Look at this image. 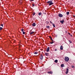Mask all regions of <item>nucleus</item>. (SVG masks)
<instances>
[{
  "label": "nucleus",
  "instance_id": "obj_1",
  "mask_svg": "<svg viewBox=\"0 0 75 75\" xmlns=\"http://www.w3.org/2000/svg\"><path fill=\"white\" fill-rule=\"evenodd\" d=\"M47 3L48 4H49V6H51V5H52V4H54V3L52 2V0H50L48 1L47 2Z\"/></svg>",
  "mask_w": 75,
  "mask_h": 75
},
{
  "label": "nucleus",
  "instance_id": "obj_2",
  "mask_svg": "<svg viewBox=\"0 0 75 75\" xmlns=\"http://www.w3.org/2000/svg\"><path fill=\"white\" fill-rule=\"evenodd\" d=\"M64 59L66 62H68L69 61V58L67 57H65Z\"/></svg>",
  "mask_w": 75,
  "mask_h": 75
},
{
  "label": "nucleus",
  "instance_id": "obj_3",
  "mask_svg": "<svg viewBox=\"0 0 75 75\" xmlns=\"http://www.w3.org/2000/svg\"><path fill=\"white\" fill-rule=\"evenodd\" d=\"M40 59L42 60L43 59V56L42 54L40 55Z\"/></svg>",
  "mask_w": 75,
  "mask_h": 75
},
{
  "label": "nucleus",
  "instance_id": "obj_4",
  "mask_svg": "<svg viewBox=\"0 0 75 75\" xmlns=\"http://www.w3.org/2000/svg\"><path fill=\"white\" fill-rule=\"evenodd\" d=\"M59 17H63V15L59 13Z\"/></svg>",
  "mask_w": 75,
  "mask_h": 75
},
{
  "label": "nucleus",
  "instance_id": "obj_5",
  "mask_svg": "<svg viewBox=\"0 0 75 75\" xmlns=\"http://www.w3.org/2000/svg\"><path fill=\"white\" fill-rule=\"evenodd\" d=\"M60 22L61 23V24H63L64 23V20L62 19V21H60Z\"/></svg>",
  "mask_w": 75,
  "mask_h": 75
},
{
  "label": "nucleus",
  "instance_id": "obj_6",
  "mask_svg": "<svg viewBox=\"0 0 75 75\" xmlns=\"http://www.w3.org/2000/svg\"><path fill=\"white\" fill-rule=\"evenodd\" d=\"M68 72H69V69H67L66 71V74H68Z\"/></svg>",
  "mask_w": 75,
  "mask_h": 75
},
{
  "label": "nucleus",
  "instance_id": "obj_7",
  "mask_svg": "<svg viewBox=\"0 0 75 75\" xmlns=\"http://www.w3.org/2000/svg\"><path fill=\"white\" fill-rule=\"evenodd\" d=\"M48 74H53V73L52 71H49L47 72Z\"/></svg>",
  "mask_w": 75,
  "mask_h": 75
},
{
  "label": "nucleus",
  "instance_id": "obj_8",
  "mask_svg": "<svg viewBox=\"0 0 75 75\" xmlns=\"http://www.w3.org/2000/svg\"><path fill=\"white\" fill-rule=\"evenodd\" d=\"M36 25V24H35V23H33L32 24V25L34 27H35V26Z\"/></svg>",
  "mask_w": 75,
  "mask_h": 75
},
{
  "label": "nucleus",
  "instance_id": "obj_9",
  "mask_svg": "<svg viewBox=\"0 0 75 75\" xmlns=\"http://www.w3.org/2000/svg\"><path fill=\"white\" fill-rule=\"evenodd\" d=\"M50 51V47H48L46 50L47 52H48Z\"/></svg>",
  "mask_w": 75,
  "mask_h": 75
},
{
  "label": "nucleus",
  "instance_id": "obj_10",
  "mask_svg": "<svg viewBox=\"0 0 75 75\" xmlns=\"http://www.w3.org/2000/svg\"><path fill=\"white\" fill-rule=\"evenodd\" d=\"M46 56H48L49 55V53H45Z\"/></svg>",
  "mask_w": 75,
  "mask_h": 75
},
{
  "label": "nucleus",
  "instance_id": "obj_11",
  "mask_svg": "<svg viewBox=\"0 0 75 75\" xmlns=\"http://www.w3.org/2000/svg\"><path fill=\"white\" fill-rule=\"evenodd\" d=\"M61 67H62V68H63V67H65V65L64 64H62L61 65Z\"/></svg>",
  "mask_w": 75,
  "mask_h": 75
},
{
  "label": "nucleus",
  "instance_id": "obj_12",
  "mask_svg": "<svg viewBox=\"0 0 75 75\" xmlns=\"http://www.w3.org/2000/svg\"><path fill=\"white\" fill-rule=\"evenodd\" d=\"M60 49L61 50H63V47H62V46H60Z\"/></svg>",
  "mask_w": 75,
  "mask_h": 75
},
{
  "label": "nucleus",
  "instance_id": "obj_13",
  "mask_svg": "<svg viewBox=\"0 0 75 75\" xmlns=\"http://www.w3.org/2000/svg\"><path fill=\"white\" fill-rule=\"evenodd\" d=\"M41 14H42V13L41 12H40L38 13V15H39V16H41Z\"/></svg>",
  "mask_w": 75,
  "mask_h": 75
},
{
  "label": "nucleus",
  "instance_id": "obj_14",
  "mask_svg": "<svg viewBox=\"0 0 75 75\" xmlns=\"http://www.w3.org/2000/svg\"><path fill=\"white\" fill-rule=\"evenodd\" d=\"M66 14H67V15H69V12H67L66 13Z\"/></svg>",
  "mask_w": 75,
  "mask_h": 75
},
{
  "label": "nucleus",
  "instance_id": "obj_15",
  "mask_svg": "<svg viewBox=\"0 0 75 75\" xmlns=\"http://www.w3.org/2000/svg\"><path fill=\"white\" fill-rule=\"evenodd\" d=\"M54 62L56 63H57V62H58V60H55L54 61Z\"/></svg>",
  "mask_w": 75,
  "mask_h": 75
},
{
  "label": "nucleus",
  "instance_id": "obj_16",
  "mask_svg": "<svg viewBox=\"0 0 75 75\" xmlns=\"http://www.w3.org/2000/svg\"><path fill=\"white\" fill-rule=\"evenodd\" d=\"M52 24L54 27H55V24H54V23H53Z\"/></svg>",
  "mask_w": 75,
  "mask_h": 75
},
{
  "label": "nucleus",
  "instance_id": "obj_17",
  "mask_svg": "<svg viewBox=\"0 0 75 75\" xmlns=\"http://www.w3.org/2000/svg\"><path fill=\"white\" fill-rule=\"evenodd\" d=\"M32 14L33 16H34L35 14V12H33V13H32Z\"/></svg>",
  "mask_w": 75,
  "mask_h": 75
},
{
  "label": "nucleus",
  "instance_id": "obj_18",
  "mask_svg": "<svg viewBox=\"0 0 75 75\" xmlns=\"http://www.w3.org/2000/svg\"><path fill=\"white\" fill-rule=\"evenodd\" d=\"M34 32H32L30 33V34L31 35L33 34H34Z\"/></svg>",
  "mask_w": 75,
  "mask_h": 75
},
{
  "label": "nucleus",
  "instance_id": "obj_19",
  "mask_svg": "<svg viewBox=\"0 0 75 75\" xmlns=\"http://www.w3.org/2000/svg\"><path fill=\"white\" fill-rule=\"evenodd\" d=\"M38 52H35L34 53V54H38Z\"/></svg>",
  "mask_w": 75,
  "mask_h": 75
},
{
  "label": "nucleus",
  "instance_id": "obj_20",
  "mask_svg": "<svg viewBox=\"0 0 75 75\" xmlns=\"http://www.w3.org/2000/svg\"><path fill=\"white\" fill-rule=\"evenodd\" d=\"M46 28H50V26H46Z\"/></svg>",
  "mask_w": 75,
  "mask_h": 75
},
{
  "label": "nucleus",
  "instance_id": "obj_21",
  "mask_svg": "<svg viewBox=\"0 0 75 75\" xmlns=\"http://www.w3.org/2000/svg\"><path fill=\"white\" fill-rule=\"evenodd\" d=\"M69 42L71 44L72 43V42L71 41V40H69Z\"/></svg>",
  "mask_w": 75,
  "mask_h": 75
},
{
  "label": "nucleus",
  "instance_id": "obj_22",
  "mask_svg": "<svg viewBox=\"0 0 75 75\" xmlns=\"http://www.w3.org/2000/svg\"><path fill=\"white\" fill-rule=\"evenodd\" d=\"M21 31H22V32H24V29L23 28L22 29Z\"/></svg>",
  "mask_w": 75,
  "mask_h": 75
},
{
  "label": "nucleus",
  "instance_id": "obj_23",
  "mask_svg": "<svg viewBox=\"0 0 75 75\" xmlns=\"http://www.w3.org/2000/svg\"><path fill=\"white\" fill-rule=\"evenodd\" d=\"M46 24H48V23H49V22H48V21H46Z\"/></svg>",
  "mask_w": 75,
  "mask_h": 75
},
{
  "label": "nucleus",
  "instance_id": "obj_24",
  "mask_svg": "<svg viewBox=\"0 0 75 75\" xmlns=\"http://www.w3.org/2000/svg\"><path fill=\"white\" fill-rule=\"evenodd\" d=\"M3 29V28L1 27H0V30H1Z\"/></svg>",
  "mask_w": 75,
  "mask_h": 75
},
{
  "label": "nucleus",
  "instance_id": "obj_25",
  "mask_svg": "<svg viewBox=\"0 0 75 75\" xmlns=\"http://www.w3.org/2000/svg\"><path fill=\"white\" fill-rule=\"evenodd\" d=\"M51 40L52 41V42H54V41L53 40H52V38H51Z\"/></svg>",
  "mask_w": 75,
  "mask_h": 75
},
{
  "label": "nucleus",
  "instance_id": "obj_26",
  "mask_svg": "<svg viewBox=\"0 0 75 75\" xmlns=\"http://www.w3.org/2000/svg\"><path fill=\"white\" fill-rule=\"evenodd\" d=\"M30 1H34V0H29Z\"/></svg>",
  "mask_w": 75,
  "mask_h": 75
},
{
  "label": "nucleus",
  "instance_id": "obj_27",
  "mask_svg": "<svg viewBox=\"0 0 75 75\" xmlns=\"http://www.w3.org/2000/svg\"><path fill=\"white\" fill-rule=\"evenodd\" d=\"M21 46H22L21 45H19V48H21Z\"/></svg>",
  "mask_w": 75,
  "mask_h": 75
},
{
  "label": "nucleus",
  "instance_id": "obj_28",
  "mask_svg": "<svg viewBox=\"0 0 75 75\" xmlns=\"http://www.w3.org/2000/svg\"><path fill=\"white\" fill-rule=\"evenodd\" d=\"M34 6H35L34 4H32V7H34Z\"/></svg>",
  "mask_w": 75,
  "mask_h": 75
},
{
  "label": "nucleus",
  "instance_id": "obj_29",
  "mask_svg": "<svg viewBox=\"0 0 75 75\" xmlns=\"http://www.w3.org/2000/svg\"><path fill=\"white\" fill-rule=\"evenodd\" d=\"M1 26H2V27H3V24H1Z\"/></svg>",
  "mask_w": 75,
  "mask_h": 75
},
{
  "label": "nucleus",
  "instance_id": "obj_30",
  "mask_svg": "<svg viewBox=\"0 0 75 75\" xmlns=\"http://www.w3.org/2000/svg\"><path fill=\"white\" fill-rule=\"evenodd\" d=\"M54 42H50V44H53V43H54Z\"/></svg>",
  "mask_w": 75,
  "mask_h": 75
},
{
  "label": "nucleus",
  "instance_id": "obj_31",
  "mask_svg": "<svg viewBox=\"0 0 75 75\" xmlns=\"http://www.w3.org/2000/svg\"><path fill=\"white\" fill-rule=\"evenodd\" d=\"M23 34H25V32H23Z\"/></svg>",
  "mask_w": 75,
  "mask_h": 75
},
{
  "label": "nucleus",
  "instance_id": "obj_32",
  "mask_svg": "<svg viewBox=\"0 0 75 75\" xmlns=\"http://www.w3.org/2000/svg\"><path fill=\"white\" fill-rule=\"evenodd\" d=\"M50 23H51V24H53L52 23V22L51 21H50Z\"/></svg>",
  "mask_w": 75,
  "mask_h": 75
},
{
  "label": "nucleus",
  "instance_id": "obj_33",
  "mask_svg": "<svg viewBox=\"0 0 75 75\" xmlns=\"http://www.w3.org/2000/svg\"><path fill=\"white\" fill-rule=\"evenodd\" d=\"M49 38H50V39H51V38H52L51 36H49Z\"/></svg>",
  "mask_w": 75,
  "mask_h": 75
},
{
  "label": "nucleus",
  "instance_id": "obj_34",
  "mask_svg": "<svg viewBox=\"0 0 75 75\" xmlns=\"http://www.w3.org/2000/svg\"><path fill=\"white\" fill-rule=\"evenodd\" d=\"M68 34H69V35H71V33H68Z\"/></svg>",
  "mask_w": 75,
  "mask_h": 75
},
{
  "label": "nucleus",
  "instance_id": "obj_35",
  "mask_svg": "<svg viewBox=\"0 0 75 75\" xmlns=\"http://www.w3.org/2000/svg\"><path fill=\"white\" fill-rule=\"evenodd\" d=\"M57 49H55V51H57Z\"/></svg>",
  "mask_w": 75,
  "mask_h": 75
},
{
  "label": "nucleus",
  "instance_id": "obj_36",
  "mask_svg": "<svg viewBox=\"0 0 75 75\" xmlns=\"http://www.w3.org/2000/svg\"><path fill=\"white\" fill-rule=\"evenodd\" d=\"M70 36H71V37H72V35H70Z\"/></svg>",
  "mask_w": 75,
  "mask_h": 75
},
{
  "label": "nucleus",
  "instance_id": "obj_37",
  "mask_svg": "<svg viewBox=\"0 0 75 75\" xmlns=\"http://www.w3.org/2000/svg\"><path fill=\"white\" fill-rule=\"evenodd\" d=\"M72 67L73 68H74V66H72Z\"/></svg>",
  "mask_w": 75,
  "mask_h": 75
},
{
  "label": "nucleus",
  "instance_id": "obj_38",
  "mask_svg": "<svg viewBox=\"0 0 75 75\" xmlns=\"http://www.w3.org/2000/svg\"><path fill=\"white\" fill-rule=\"evenodd\" d=\"M73 17H75V16H73Z\"/></svg>",
  "mask_w": 75,
  "mask_h": 75
},
{
  "label": "nucleus",
  "instance_id": "obj_39",
  "mask_svg": "<svg viewBox=\"0 0 75 75\" xmlns=\"http://www.w3.org/2000/svg\"><path fill=\"white\" fill-rule=\"evenodd\" d=\"M14 42H16V41L15 40V41H14Z\"/></svg>",
  "mask_w": 75,
  "mask_h": 75
},
{
  "label": "nucleus",
  "instance_id": "obj_40",
  "mask_svg": "<svg viewBox=\"0 0 75 75\" xmlns=\"http://www.w3.org/2000/svg\"><path fill=\"white\" fill-rule=\"evenodd\" d=\"M19 50H21V49H19Z\"/></svg>",
  "mask_w": 75,
  "mask_h": 75
}]
</instances>
